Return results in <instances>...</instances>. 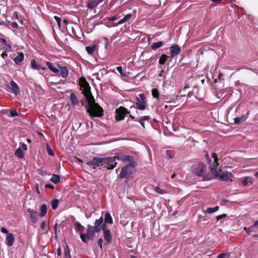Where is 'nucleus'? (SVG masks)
Segmentation results:
<instances>
[{
    "instance_id": "dca6fc26",
    "label": "nucleus",
    "mask_w": 258,
    "mask_h": 258,
    "mask_svg": "<svg viewBox=\"0 0 258 258\" xmlns=\"http://www.w3.org/2000/svg\"><path fill=\"white\" fill-rule=\"evenodd\" d=\"M27 212L29 213V216L31 218V221L32 222L34 223H36L38 221V213L32 209H30V208H28L27 209Z\"/></svg>"
},
{
    "instance_id": "cd10ccee",
    "label": "nucleus",
    "mask_w": 258,
    "mask_h": 258,
    "mask_svg": "<svg viewBox=\"0 0 258 258\" xmlns=\"http://www.w3.org/2000/svg\"><path fill=\"white\" fill-rule=\"evenodd\" d=\"M163 45V41H158L153 43L151 46V48L154 50H156L162 46Z\"/></svg>"
},
{
    "instance_id": "49530a36",
    "label": "nucleus",
    "mask_w": 258,
    "mask_h": 258,
    "mask_svg": "<svg viewBox=\"0 0 258 258\" xmlns=\"http://www.w3.org/2000/svg\"><path fill=\"white\" fill-rule=\"evenodd\" d=\"M117 70L118 71V72L121 74V75H122L123 76H125L126 74L125 73H123L122 72V67L121 66H118L116 68Z\"/></svg>"
},
{
    "instance_id": "0e129e2a",
    "label": "nucleus",
    "mask_w": 258,
    "mask_h": 258,
    "mask_svg": "<svg viewBox=\"0 0 258 258\" xmlns=\"http://www.w3.org/2000/svg\"><path fill=\"white\" fill-rule=\"evenodd\" d=\"M225 216H226V215H220V216H218V217L217 219H218V220H219L220 219H222L223 217H225Z\"/></svg>"
},
{
    "instance_id": "473e14b6",
    "label": "nucleus",
    "mask_w": 258,
    "mask_h": 258,
    "mask_svg": "<svg viewBox=\"0 0 258 258\" xmlns=\"http://www.w3.org/2000/svg\"><path fill=\"white\" fill-rule=\"evenodd\" d=\"M64 258H71L70 251L68 245H66L64 248Z\"/></svg>"
},
{
    "instance_id": "4be33fe9",
    "label": "nucleus",
    "mask_w": 258,
    "mask_h": 258,
    "mask_svg": "<svg viewBox=\"0 0 258 258\" xmlns=\"http://www.w3.org/2000/svg\"><path fill=\"white\" fill-rule=\"evenodd\" d=\"M133 15L131 14H128L126 15L122 19H121L117 23L115 24L114 26H117L118 25L122 24L126 21H128L132 17Z\"/></svg>"
},
{
    "instance_id": "3c124183",
    "label": "nucleus",
    "mask_w": 258,
    "mask_h": 258,
    "mask_svg": "<svg viewBox=\"0 0 258 258\" xmlns=\"http://www.w3.org/2000/svg\"><path fill=\"white\" fill-rule=\"evenodd\" d=\"M11 26L13 28H14V29H16V28H18V25L17 23L15 22L12 23L11 24Z\"/></svg>"
},
{
    "instance_id": "a878e982",
    "label": "nucleus",
    "mask_w": 258,
    "mask_h": 258,
    "mask_svg": "<svg viewBox=\"0 0 258 258\" xmlns=\"http://www.w3.org/2000/svg\"><path fill=\"white\" fill-rule=\"evenodd\" d=\"M40 213L39 214V216L41 217H44L47 213V207L46 204H43L41 205L40 209Z\"/></svg>"
},
{
    "instance_id": "f8f14e48",
    "label": "nucleus",
    "mask_w": 258,
    "mask_h": 258,
    "mask_svg": "<svg viewBox=\"0 0 258 258\" xmlns=\"http://www.w3.org/2000/svg\"><path fill=\"white\" fill-rule=\"evenodd\" d=\"M213 157L214 158V162L210 165V169L213 174H215L216 172L219 171V169H217L218 166V158L217 155L216 153H213Z\"/></svg>"
},
{
    "instance_id": "ddd939ff",
    "label": "nucleus",
    "mask_w": 258,
    "mask_h": 258,
    "mask_svg": "<svg viewBox=\"0 0 258 258\" xmlns=\"http://www.w3.org/2000/svg\"><path fill=\"white\" fill-rule=\"evenodd\" d=\"M170 57L171 58H173L179 54L181 51V48L177 44L172 45L170 47Z\"/></svg>"
},
{
    "instance_id": "2eb2a0df",
    "label": "nucleus",
    "mask_w": 258,
    "mask_h": 258,
    "mask_svg": "<svg viewBox=\"0 0 258 258\" xmlns=\"http://www.w3.org/2000/svg\"><path fill=\"white\" fill-rule=\"evenodd\" d=\"M103 225V218L101 216L99 219H96L95 222L94 228L95 229L96 233H98L102 230Z\"/></svg>"
},
{
    "instance_id": "39448f33",
    "label": "nucleus",
    "mask_w": 258,
    "mask_h": 258,
    "mask_svg": "<svg viewBox=\"0 0 258 258\" xmlns=\"http://www.w3.org/2000/svg\"><path fill=\"white\" fill-rule=\"evenodd\" d=\"M206 170V166L202 163H195L191 167L192 172L198 176H203Z\"/></svg>"
},
{
    "instance_id": "9b49d317",
    "label": "nucleus",
    "mask_w": 258,
    "mask_h": 258,
    "mask_svg": "<svg viewBox=\"0 0 258 258\" xmlns=\"http://www.w3.org/2000/svg\"><path fill=\"white\" fill-rule=\"evenodd\" d=\"M20 145L21 147L16 150L15 155L20 158H23L24 157L25 151L27 150V146L25 143H22Z\"/></svg>"
},
{
    "instance_id": "f257e3e1",
    "label": "nucleus",
    "mask_w": 258,
    "mask_h": 258,
    "mask_svg": "<svg viewBox=\"0 0 258 258\" xmlns=\"http://www.w3.org/2000/svg\"><path fill=\"white\" fill-rule=\"evenodd\" d=\"M80 86L82 89V93L87 100L85 105L87 111L92 117H100L103 115V110L98 104L96 103L92 96L89 84L84 77H81L79 81Z\"/></svg>"
},
{
    "instance_id": "de8ad7c7",
    "label": "nucleus",
    "mask_w": 258,
    "mask_h": 258,
    "mask_svg": "<svg viewBox=\"0 0 258 258\" xmlns=\"http://www.w3.org/2000/svg\"><path fill=\"white\" fill-rule=\"evenodd\" d=\"M118 17L116 16H113L107 18L109 21H114L118 19Z\"/></svg>"
},
{
    "instance_id": "72a5a7b5",
    "label": "nucleus",
    "mask_w": 258,
    "mask_h": 258,
    "mask_svg": "<svg viewBox=\"0 0 258 258\" xmlns=\"http://www.w3.org/2000/svg\"><path fill=\"white\" fill-rule=\"evenodd\" d=\"M57 67H55V66H47V67L55 73H59V66H57Z\"/></svg>"
},
{
    "instance_id": "052dcab7",
    "label": "nucleus",
    "mask_w": 258,
    "mask_h": 258,
    "mask_svg": "<svg viewBox=\"0 0 258 258\" xmlns=\"http://www.w3.org/2000/svg\"><path fill=\"white\" fill-rule=\"evenodd\" d=\"M3 58H5V56H7V54L6 53V51L3 52L2 54H1Z\"/></svg>"
},
{
    "instance_id": "e2e57ef3",
    "label": "nucleus",
    "mask_w": 258,
    "mask_h": 258,
    "mask_svg": "<svg viewBox=\"0 0 258 258\" xmlns=\"http://www.w3.org/2000/svg\"><path fill=\"white\" fill-rule=\"evenodd\" d=\"M211 1L214 3H219L221 2L222 0H211Z\"/></svg>"
},
{
    "instance_id": "aec40b11",
    "label": "nucleus",
    "mask_w": 258,
    "mask_h": 258,
    "mask_svg": "<svg viewBox=\"0 0 258 258\" xmlns=\"http://www.w3.org/2000/svg\"><path fill=\"white\" fill-rule=\"evenodd\" d=\"M24 58V55L23 52H17V55L14 58V60L16 64L21 62Z\"/></svg>"
},
{
    "instance_id": "5701e85b",
    "label": "nucleus",
    "mask_w": 258,
    "mask_h": 258,
    "mask_svg": "<svg viewBox=\"0 0 258 258\" xmlns=\"http://www.w3.org/2000/svg\"><path fill=\"white\" fill-rule=\"evenodd\" d=\"M171 59L170 55H167L165 54H162L160 57L159 62L160 64H164L166 61L168 59Z\"/></svg>"
},
{
    "instance_id": "79ce46f5",
    "label": "nucleus",
    "mask_w": 258,
    "mask_h": 258,
    "mask_svg": "<svg viewBox=\"0 0 258 258\" xmlns=\"http://www.w3.org/2000/svg\"><path fill=\"white\" fill-rule=\"evenodd\" d=\"M54 19L56 20V21L57 22V25L58 26V28H60V25H61V18L57 16H55L54 17Z\"/></svg>"
},
{
    "instance_id": "423d86ee",
    "label": "nucleus",
    "mask_w": 258,
    "mask_h": 258,
    "mask_svg": "<svg viewBox=\"0 0 258 258\" xmlns=\"http://www.w3.org/2000/svg\"><path fill=\"white\" fill-rule=\"evenodd\" d=\"M137 108L140 110H144L147 107V101L145 95L140 94L137 98V101L135 103Z\"/></svg>"
},
{
    "instance_id": "680f3d73",
    "label": "nucleus",
    "mask_w": 258,
    "mask_h": 258,
    "mask_svg": "<svg viewBox=\"0 0 258 258\" xmlns=\"http://www.w3.org/2000/svg\"><path fill=\"white\" fill-rule=\"evenodd\" d=\"M30 64H37L35 60L34 59H32Z\"/></svg>"
},
{
    "instance_id": "e433bc0d",
    "label": "nucleus",
    "mask_w": 258,
    "mask_h": 258,
    "mask_svg": "<svg viewBox=\"0 0 258 258\" xmlns=\"http://www.w3.org/2000/svg\"><path fill=\"white\" fill-rule=\"evenodd\" d=\"M152 94L154 98H157V99L159 98V91L157 89L154 88V89H152Z\"/></svg>"
},
{
    "instance_id": "bf43d9fd",
    "label": "nucleus",
    "mask_w": 258,
    "mask_h": 258,
    "mask_svg": "<svg viewBox=\"0 0 258 258\" xmlns=\"http://www.w3.org/2000/svg\"><path fill=\"white\" fill-rule=\"evenodd\" d=\"M13 17H15V18L16 19H18V13L17 12H15L14 13H13Z\"/></svg>"
},
{
    "instance_id": "69168bd1",
    "label": "nucleus",
    "mask_w": 258,
    "mask_h": 258,
    "mask_svg": "<svg viewBox=\"0 0 258 258\" xmlns=\"http://www.w3.org/2000/svg\"><path fill=\"white\" fill-rule=\"evenodd\" d=\"M206 158H207V160L208 162H211V159L209 157L208 154L206 155Z\"/></svg>"
},
{
    "instance_id": "a18cd8bd",
    "label": "nucleus",
    "mask_w": 258,
    "mask_h": 258,
    "mask_svg": "<svg viewBox=\"0 0 258 258\" xmlns=\"http://www.w3.org/2000/svg\"><path fill=\"white\" fill-rule=\"evenodd\" d=\"M229 256V254L228 253H223L220 254L217 258H228Z\"/></svg>"
},
{
    "instance_id": "58836bf2",
    "label": "nucleus",
    "mask_w": 258,
    "mask_h": 258,
    "mask_svg": "<svg viewBox=\"0 0 258 258\" xmlns=\"http://www.w3.org/2000/svg\"><path fill=\"white\" fill-rule=\"evenodd\" d=\"M254 228L253 227H252V225L248 227H244V230L245 231V232L247 234V235H250V233L252 231V229Z\"/></svg>"
},
{
    "instance_id": "b1692460",
    "label": "nucleus",
    "mask_w": 258,
    "mask_h": 258,
    "mask_svg": "<svg viewBox=\"0 0 258 258\" xmlns=\"http://www.w3.org/2000/svg\"><path fill=\"white\" fill-rule=\"evenodd\" d=\"M113 223L112 218L109 213H106L104 217V223L103 224H105L106 226V224H111Z\"/></svg>"
},
{
    "instance_id": "2f4dec72",
    "label": "nucleus",
    "mask_w": 258,
    "mask_h": 258,
    "mask_svg": "<svg viewBox=\"0 0 258 258\" xmlns=\"http://www.w3.org/2000/svg\"><path fill=\"white\" fill-rule=\"evenodd\" d=\"M75 227L77 230L79 232L84 231L85 230V227L82 226L79 222H76L75 223Z\"/></svg>"
},
{
    "instance_id": "c756f323",
    "label": "nucleus",
    "mask_w": 258,
    "mask_h": 258,
    "mask_svg": "<svg viewBox=\"0 0 258 258\" xmlns=\"http://www.w3.org/2000/svg\"><path fill=\"white\" fill-rule=\"evenodd\" d=\"M50 180L54 183L56 184L60 182V178L59 175L54 174L52 175Z\"/></svg>"
},
{
    "instance_id": "7ed1b4c3",
    "label": "nucleus",
    "mask_w": 258,
    "mask_h": 258,
    "mask_svg": "<svg viewBox=\"0 0 258 258\" xmlns=\"http://www.w3.org/2000/svg\"><path fill=\"white\" fill-rule=\"evenodd\" d=\"M87 232L86 234L82 233L80 234L81 239L84 243H87L89 240H92L96 232L95 229L90 225L87 226Z\"/></svg>"
},
{
    "instance_id": "4d7b16f0",
    "label": "nucleus",
    "mask_w": 258,
    "mask_h": 258,
    "mask_svg": "<svg viewBox=\"0 0 258 258\" xmlns=\"http://www.w3.org/2000/svg\"><path fill=\"white\" fill-rule=\"evenodd\" d=\"M61 254V249L60 248H58L57 250V254L58 256H60Z\"/></svg>"
},
{
    "instance_id": "f704fd0d",
    "label": "nucleus",
    "mask_w": 258,
    "mask_h": 258,
    "mask_svg": "<svg viewBox=\"0 0 258 258\" xmlns=\"http://www.w3.org/2000/svg\"><path fill=\"white\" fill-rule=\"evenodd\" d=\"M155 191L156 192H157L159 194H162V195L167 193L165 189L161 188L159 186H157V187H155Z\"/></svg>"
},
{
    "instance_id": "7c9ffc66",
    "label": "nucleus",
    "mask_w": 258,
    "mask_h": 258,
    "mask_svg": "<svg viewBox=\"0 0 258 258\" xmlns=\"http://www.w3.org/2000/svg\"><path fill=\"white\" fill-rule=\"evenodd\" d=\"M219 208L218 206H216L213 208H208L205 211L204 213L208 214L213 213L219 210Z\"/></svg>"
},
{
    "instance_id": "f03ea898",
    "label": "nucleus",
    "mask_w": 258,
    "mask_h": 258,
    "mask_svg": "<svg viewBox=\"0 0 258 258\" xmlns=\"http://www.w3.org/2000/svg\"><path fill=\"white\" fill-rule=\"evenodd\" d=\"M86 164L93 169L102 167L107 169H113L116 166L117 162L116 157L114 156L105 158L95 157L92 160L88 161Z\"/></svg>"
},
{
    "instance_id": "774afa93",
    "label": "nucleus",
    "mask_w": 258,
    "mask_h": 258,
    "mask_svg": "<svg viewBox=\"0 0 258 258\" xmlns=\"http://www.w3.org/2000/svg\"><path fill=\"white\" fill-rule=\"evenodd\" d=\"M253 237L254 238H257V237L258 238V234H254V235H253Z\"/></svg>"
},
{
    "instance_id": "393cba45",
    "label": "nucleus",
    "mask_w": 258,
    "mask_h": 258,
    "mask_svg": "<svg viewBox=\"0 0 258 258\" xmlns=\"http://www.w3.org/2000/svg\"><path fill=\"white\" fill-rule=\"evenodd\" d=\"M97 45L96 44H93L92 45L87 46L86 47V50L89 54H92L94 53L96 50Z\"/></svg>"
},
{
    "instance_id": "bb28decb",
    "label": "nucleus",
    "mask_w": 258,
    "mask_h": 258,
    "mask_svg": "<svg viewBox=\"0 0 258 258\" xmlns=\"http://www.w3.org/2000/svg\"><path fill=\"white\" fill-rule=\"evenodd\" d=\"M150 118H151V117L149 115L144 116L140 120H138V122H140V123L141 124L142 126L144 128H145V121H149L150 119Z\"/></svg>"
},
{
    "instance_id": "5fc2aeb1",
    "label": "nucleus",
    "mask_w": 258,
    "mask_h": 258,
    "mask_svg": "<svg viewBox=\"0 0 258 258\" xmlns=\"http://www.w3.org/2000/svg\"><path fill=\"white\" fill-rule=\"evenodd\" d=\"M211 179V177L210 176L206 175L203 176V180H210Z\"/></svg>"
},
{
    "instance_id": "13d9d810",
    "label": "nucleus",
    "mask_w": 258,
    "mask_h": 258,
    "mask_svg": "<svg viewBox=\"0 0 258 258\" xmlns=\"http://www.w3.org/2000/svg\"><path fill=\"white\" fill-rule=\"evenodd\" d=\"M129 117H130V118H131L132 120H134L135 121H137V122L138 121V120L136 119L135 117L134 116H133V115H130Z\"/></svg>"
},
{
    "instance_id": "4c0bfd02",
    "label": "nucleus",
    "mask_w": 258,
    "mask_h": 258,
    "mask_svg": "<svg viewBox=\"0 0 258 258\" xmlns=\"http://www.w3.org/2000/svg\"><path fill=\"white\" fill-rule=\"evenodd\" d=\"M32 69L33 70H44L46 69V67H45L43 66H31Z\"/></svg>"
},
{
    "instance_id": "a211bd4d",
    "label": "nucleus",
    "mask_w": 258,
    "mask_h": 258,
    "mask_svg": "<svg viewBox=\"0 0 258 258\" xmlns=\"http://www.w3.org/2000/svg\"><path fill=\"white\" fill-rule=\"evenodd\" d=\"M103 1V0H90L88 2L87 7L89 9H93Z\"/></svg>"
},
{
    "instance_id": "1a4fd4ad",
    "label": "nucleus",
    "mask_w": 258,
    "mask_h": 258,
    "mask_svg": "<svg viewBox=\"0 0 258 258\" xmlns=\"http://www.w3.org/2000/svg\"><path fill=\"white\" fill-rule=\"evenodd\" d=\"M214 175L217 178L221 181H227L229 180H231V173L227 171L222 172L221 169H219V171L216 172Z\"/></svg>"
},
{
    "instance_id": "09e8293b",
    "label": "nucleus",
    "mask_w": 258,
    "mask_h": 258,
    "mask_svg": "<svg viewBox=\"0 0 258 258\" xmlns=\"http://www.w3.org/2000/svg\"><path fill=\"white\" fill-rule=\"evenodd\" d=\"M47 228V223L45 221H43L41 224V228L43 230L46 229Z\"/></svg>"
},
{
    "instance_id": "9d476101",
    "label": "nucleus",
    "mask_w": 258,
    "mask_h": 258,
    "mask_svg": "<svg viewBox=\"0 0 258 258\" xmlns=\"http://www.w3.org/2000/svg\"><path fill=\"white\" fill-rule=\"evenodd\" d=\"M116 157V159L121 161L122 163L127 164V163H130V162H134V159L132 156H128L126 155H124L122 153H117L115 156Z\"/></svg>"
},
{
    "instance_id": "37998d69",
    "label": "nucleus",
    "mask_w": 258,
    "mask_h": 258,
    "mask_svg": "<svg viewBox=\"0 0 258 258\" xmlns=\"http://www.w3.org/2000/svg\"><path fill=\"white\" fill-rule=\"evenodd\" d=\"M3 49L5 51H10L11 50V46L10 44L7 43L6 45L3 46Z\"/></svg>"
},
{
    "instance_id": "ea45409f",
    "label": "nucleus",
    "mask_w": 258,
    "mask_h": 258,
    "mask_svg": "<svg viewBox=\"0 0 258 258\" xmlns=\"http://www.w3.org/2000/svg\"><path fill=\"white\" fill-rule=\"evenodd\" d=\"M10 114L9 116L10 117H14L18 116L19 114L16 110L12 109L10 110Z\"/></svg>"
},
{
    "instance_id": "20e7f679",
    "label": "nucleus",
    "mask_w": 258,
    "mask_h": 258,
    "mask_svg": "<svg viewBox=\"0 0 258 258\" xmlns=\"http://www.w3.org/2000/svg\"><path fill=\"white\" fill-rule=\"evenodd\" d=\"M135 162L127 163L124 166L121 170L119 176L121 178H124L131 175L135 171Z\"/></svg>"
},
{
    "instance_id": "864d4df0",
    "label": "nucleus",
    "mask_w": 258,
    "mask_h": 258,
    "mask_svg": "<svg viewBox=\"0 0 258 258\" xmlns=\"http://www.w3.org/2000/svg\"><path fill=\"white\" fill-rule=\"evenodd\" d=\"M252 227L258 230V220H256L253 222V224H252Z\"/></svg>"
},
{
    "instance_id": "c03bdc74",
    "label": "nucleus",
    "mask_w": 258,
    "mask_h": 258,
    "mask_svg": "<svg viewBox=\"0 0 258 258\" xmlns=\"http://www.w3.org/2000/svg\"><path fill=\"white\" fill-rule=\"evenodd\" d=\"M244 115H242L240 117H236L234 118V122L236 124H238L241 122L242 118L244 117Z\"/></svg>"
},
{
    "instance_id": "338daca9",
    "label": "nucleus",
    "mask_w": 258,
    "mask_h": 258,
    "mask_svg": "<svg viewBox=\"0 0 258 258\" xmlns=\"http://www.w3.org/2000/svg\"><path fill=\"white\" fill-rule=\"evenodd\" d=\"M189 87V85H186L184 87H183V90H185L187 88H188Z\"/></svg>"
},
{
    "instance_id": "4468645a",
    "label": "nucleus",
    "mask_w": 258,
    "mask_h": 258,
    "mask_svg": "<svg viewBox=\"0 0 258 258\" xmlns=\"http://www.w3.org/2000/svg\"><path fill=\"white\" fill-rule=\"evenodd\" d=\"M102 230L103 232V236L104 239L108 243H110L112 240V235L111 234L110 231L106 229V226L105 224L103 225Z\"/></svg>"
},
{
    "instance_id": "6e6d98bb",
    "label": "nucleus",
    "mask_w": 258,
    "mask_h": 258,
    "mask_svg": "<svg viewBox=\"0 0 258 258\" xmlns=\"http://www.w3.org/2000/svg\"><path fill=\"white\" fill-rule=\"evenodd\" d=\"M45 188H50L52 189H53L54 187L52 184H47L45 185Z\"/></svg>"
},
{
    "instance_id": "0eeeda50",
    "label": "nucleus",
    "mask_w": 258,
    "mask_h": 258,
    "mask_svg": "<svg viewBox=\"0 0 258 258\" xmlns=\"http://www.w3.org/2000/svg\"><path fill=\"white\" fill-rule=\"evenodd\" d=\"M115 118L117 121L123 120L125 115L130 113L126 108L124 107L120 106L115 110Z\"/></svg>"
},
{
    "instance_id": "8fccbe9b",
    "label": "nucleus",
    "mask_w": 258,
    "mask_h": 258,
    "mask_svg": "<svg viewBox=\"0 0 258 258\" xmlns=\"http://www.w3.org/2000/svg\"><path fill=\"white\" fill-rule=\"evenodd\" d=\"M102 242H103V240H102V238H100L98 240V245L99 246V247H100V248L101 249H102Z\"/></svg>"
},
{
    "instance_id": "603ef678",
    "label": "nucleus",
    "mask_w": 258,
    "mask_h": 258,
    "mask_svg": "<svg viewBox=\"0 0 258 258\" xmlns=\"http://www.w3.org/2000/svg\"><path fill=\"white\" fill-rule=\"evenodd\" d=\"M0 43L3 44L4 46L8 43L7 41L3 38H0Z\"/></svg>"
},
{
    "instance_id": "6ab92c4d",
    "label": "nucleus",
    "mask_w": 258,
    "mask_h": 258,
    "mask_svg": "<svg viewBox=\"0 0 258 258\" xmlns=\"http://www.w3.org/2000/svg\"><path fill=\"white\" fill-rule=\"evenodd\" d=\"M253 179L250 176H246L242 180L241 183L244 186H249L253 184Z\"/></svg>"
},
{
    "instance_id": "c85d7f7f",
    "label": "nucleus",
    "mask_w": 258,
    "mask_h": 258,
    "mask_svg": "<svg viewBox=\"0 0 258 258\" xmlns=\"http://www.w3.org/2000/svg\"><path fill=\"white\" fill-rule=\"evenodd\" d=\"M70 99L73 105H77L79 103V100L76 95L72 93L70 95Z\"/></svg>"
},
{
    "instance_id": "a19ab883",
    "label": "nucleus",
    "mask_w": 258,
    "mask_h": 258,
    "mask_svg": "<svg viewBox=\"0 0 258 258\" xmlns=\"http://www.w3.org/2000/svg\"><path fill=\"white\" fill-rule=\"evenodd\" d=\"M46 150L47 151V153L49 155L52 156H54V153L48 144H47Z\"/></svg>"
},
{
    "instance_id": "412c9836",
    "label": "nucleus",
    "mask_w": 258,
    "mask_h": 258,
    "mask_svg": "<svg viewBox=\"0 0 258 258\" xmlns=\"http://www.w3.org/2000/svg\"><path fill=\"white\" fill-rule=\"evenodd\" d=\"M58 75L63 78H66L68 76V70L65 67H60Z\"/></svg>"
},
{
    "instance_id": "c9c22d12",
    "label": "nucleus",
    "mask_w": 258,
    "mask_h": 258,
    "mask_svg": "<svg viewBox=\"0 0 258 258\" xmlns=\"http://www.w3.org/2000/svg\"><path fill=\"white\" fill-rule=\"evenodd\" d=\"M58 200L57 199H54L51 202V206L53 210H55L58 207Z\"/></svg>"
},
{
    "instance_id": "6e6552de",
    "label": "nucleus",
    "mask_w": 258,
    "mask_h": 258,
    "mask_svg": "<svg viewBox=\"0 0 258 258\" xmlns=\"http://www.w3.org/2000/svg\"><path fill=\"white\" fill-rule=\"evenodd\" d=\"M1 231L3 233L7 234L5 242L8 246H12L14 244L15 240L14 234L12 233H9L8 230L5 227L1 228Z\"/></svg>"
},
{
    "instance_id": "f3484780",
    "label": "nucleus",
    "mask_w": 258,
    "mask_h": 258,
    "mask_svg": "<svg viewBox=\"0 0 258 258\" xmlns=\"http://www.w3.org/2000/svg\"><path fill=\"white\" fill-rule=\"evenodd\" d=\"M10 92L15 95H17L20 93V89L16 83H15L14 81H11L10 83Z\"/></svg>"
}]
</instances>
